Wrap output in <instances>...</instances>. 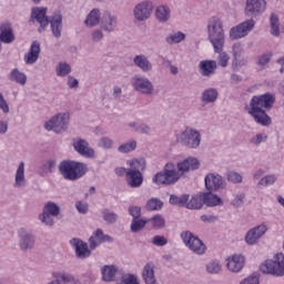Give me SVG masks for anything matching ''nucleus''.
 Masks as SVG:
<instances>
[{
  "instance_id": "17",
  "label": "nucleus",
  "mask_w": 284,
  "mask_h": 284,
  "mask_svg": "<svg viewBox=\"0 0 284 284\" xmlns=\"http://www.w3.org/2000/svg\"><path fill=\"white\" fill-rule=\"evenodd\" d=\"M73 149L80 156H84L85 159H94V149L90 148V143L88 141L80 139L73 142Z\"/></svg>"
},
{
  "instance_id": "21",
  "label": "nucleus",
  "mask_w": 284,
  "mask_h": 284,
  "mask_svg": "<svg viewBox=\"0 0 284 284\" xmlns=\"http://www.w3.org/2000/svg\"><path fill=\"white\" fill-rule=\"evenodd\" d=\"M20 247L23 252H28V250H32L34 247V235L26 232V230H20Z\"/></svg>"
},
{
  "instance_id": "47",
  "label": "nucleus",
  "mask_w": 284,
  "mask_h": 284,
  "mask_svg": "<svg viewBox=\"0 0 284 284\" xmlns=\"http://www.w3.org/2000/svg\"><path fill=\"white\" fill-rule=\"evenodd\" d=\"M150 222L152 223V226L155 227V230L165 227V219H163L160 214L151 217Z\"/></svg>"
},
{
  "instance_id": "3",
  "label": "nucleus",
  "mask_w": 284,
  "mask_h": 284,
  "mask_svg": "<svg viewBox=\"0 0 284 284\" xmlns=\"http://www.w3.org/2000/svg\"><path fill=\"white\" fill-rule=\"evenodd\" d=\"M265 8H267L265 0H246L244 13L250 19L233 27L230 31V39L236 41L243 39V37H247V33L254 30V26H256L254 21L255 17L263 14Z\"/></svg>"
},
{
  "instance_id": "60",
  "label": "nucleus",
  "mask_w": 284,
  "mask_h": 284,
  "mask_svg": "<svg viewBox=\"0 0 284 284\" xmlns=\"http://www.w3.org/2000/svg\"><path fill=\"white\" fill-rule=\"evenodd\" d=\"M0 110L4 112V114H8L10 112V106H8V102L6 101V98H3V94L0 93Z\"/></svg>"
},
{
  "instance_id": "27",
  "label": "nucleus",
  "mask_w": 284,
  "mask_h": 284,
  "mask_svg": "<svg viewBox=\"0 0 284 284\" xmlns=\"http://www.w3.org/2000/svg\"><path fill=\"white\" fill-rule=\"evenodd\" d=\"M101 272L102 281H105L106 283H112V281H114V276H116V273L119 272V268H116L115 265H104Z\"/></svg>"
},
{
  "instance_id": "19",
  "label": "nucleus",
  "mask_w": 284,
  "mask_h": 284,
  "mask_svg": "<svg viewBox=\"0 0 284 284\" xmlns=\"http://www.w3.org/2000/svg\"><path fill=\"white\" fill-rule=\"evenodd\" d=\"M226 263V267L230 272H241L245 265V256L243 255H233L229 257Z\"/></svg>"
},
{
  "instance_id": "11",
  "label": "nucleus",
  "mask_w": 284,
  "mask_h": 284,
  "mask_svg": "<svg viewBox=\"0 0 284 284\" xmlns=\"http://www.w3.org/2000/svg\"><path fill=\"white\" fill-rule=\"evenodd\" d=\"M31 19H36L39 23L38 32H43L50 26V17H48V8L45 7H34L31 10Z\"/></svg>"
},
{
  "instance_id": "40",
  "label": "nucleus",
  "mask_w": 284,
  "mask_h": 284,
  "mask_svg": "<svg viewBox=\"0 0 284 284\" xmlns=\"http://www.w3.org/2000/svg\"><path fill=\"white\" fill-rule=\"evenodd\" d=\"M162 209H163V201L156 197H151L145 205V210H148V212H154Z\"/></svg>"
},
{
  "instance_id": "64",
  "label": "nucleus",
  "mask_w": 284,
  "mask_h": 284,
  "mask_svg": "<svg viewBox=\"0 0 284 284\" xmlns=\"http://www.w3.org/2000/svg\"><path fill=\"white\" fill-rule=\"evenodd\" d=\"M75 207L80 214H88V204L82 202H77Z\"/></svg>"
},
{
  "instance_id": "35",
  "label": "nucleus",
  "mask_w": 284,
  "mask_h": 284,
  "mask_svg": "<svg viewBox=\"0 0 284 284\" xmlns=\"http://www.w3.org/2000/svg\"><path fill=\"white\" fill-rule=\"evenodd\" d=\"M155 17L160 23H166V21H170V7H158L155 10Z\"/></svg>"
},
{
  "instance_id": "56",
  "label": "nucleus",
  "mask_w": 284,
  "mask_h": 284,
  "mask_svg": "<svg viewBox=\"0 0 284 284\" xmlns=\"http://www.w3.org/2000/svg\"><path fill=\"white\" fill-rule=\"evenodd\" d=\"M40 221H42L44 225H49L50 227L54 225V220L52 219V215L47 212H42V214L40 215Z\"/></svg>"
},
{
  "instance_id": "42",
  "label": "nucleus",
  "mask_w": 284,
  "mask_h": 284,
  "mask_svg": "<svg viewBox=\"0 0 284 284\" xmlns=\"http://www.w3.org/2000/svg\"><path fill=\"white\" fill-rule=\"evenodd\" d=\"M270 23H271V33L274 37H278V34H281V29H280V24H278V16L272 13L271 18H270Z\"/></svg>"
},
{
  "instance_id": "24",
  "label": "nucleus",
  "mask_w": 284,
  "mask_h": 284,
  "mask_svg": "<svg viewBox=\"0 0 284 284\" xmlns=\"http://www.w3.org/2000/svg\"><path fill=\"white\" fill-rule=\"evenodd\" d=\"M125 181L129 187H141V185H143V173L135 171H126Z\"/></svg>"
},
{
  "instance_id": "29",
  "label": "nucleus",
  "mask_w": 284,
  "mask_h": 284,
  "mask_svg": "<svg viewBox=\"0 0 284 284\" xmlns=\"http://www.w3.org/2000/svg\"><path fill=\"white\" fill-rule=\"evenodd\" d=\"M134 65L141 69L142 72H150L152 70V63H150V60H148V57L141 54L135 55L133 59Z\"/></svg>"
},
{
  "instance_id": "59",
  "label": "nucleus",
  "mask_w": 284,
  "mask_h": 284,
  "mask_svg": "<svg viewBox=\"0 0 284 284\" xmlns=\"http://www.w3.org/2000/svg\"><path fill=\"white\" fill-rule=\"evenodd\" d=\"M267 141V135H265L264 133H258L255 135V138H253L252 142L255 145H261V143Z\"/></svg>"
},
{
  "instance_id": "25",
  "label": "nucleus",
  "mask_w": 284,
  "mask_h": 284,
  "mask_svg": "<svg viewBox=\"0 0 284 284\" xmlns=\"http://www.w3.org/2000/svg\"><path fill=\"white\" fill-rule=\"evenodd\" d=\"M213 191H209L207 193H202V201L204 205H207V207H216V205H223V200L219 196L212 193Z\"/></svg>"
},
{
  "instance_id": "28",
  "label": "nucleus",
  "mask_w": 284,
  "mask_h": 284,
  "mask_svg": "<svg viewBox=\"0 0 284 284\" xmlns=\"http://www.w3.org/2000/svg\"><path fill=\"white\" fill-rule=\"evenodd\" d=\"M84 23L89 28H94V26H99V23H101V11L99 9H92L88 14Z\"/></svg>"
},
{
  "instance_id": "8",
  "label": "nucleus",
  "mask_w": 284,
  "mask_h": 284,
  "mask_svg": "<svg viewBox=\"0 0 284 284\" xmlns=\"http://www.w3.org/2000/svg\"><path fill=\"white\" fill-rule=\"evenodd\" d=\"M70 123V115L68 113H59L45 122V130H52L55 134H61L68 130V124Z\"/></svg>"
},
{
  "instance_id": "41",
  "label": "nucleus",
  "mask_w": 284,
  "mask_h": 284,
  "mask_svg": "<svg viewBox=\"0 0 284 284\" xmlns=\"http://www.w3.org/2000/svg\"><path fill=\"white\" fill-rule=\"evenodd\" d=\"M145 225H148V222L145 221V219H141V217L133 219L131 222V232L133 233L141 232V230L145 227Z\"/></svg>"
},
{
  "instance_id": "34",
  "label": "nucleus",
  "mask_w": 284,
  "mask_h": 284,
  "mask_svg": "<svg viewBox=\"0 0 284 284\" xmlns=\"http://www.w3.org/2000/svg\"><path fill=\"white\" fill-rule=\"evenodd\" d=\"M9 80L19 83V85H26L28 77L16 68L9 73Z\"/></svg>"
},
{
  "instance_id": "50",
  "label": "nucleus",
  "mask_w": 284,
  "mask_h": 284,
  "mask_svg": "<svg viewBox=\"0 0 284 284\" xmlns=\"http://www.w3.org/2000/svg\"><path fill=\"white\" fill-rule=\"evenodd\" d=\"M71 70L70 64L60 62L59 68L57 69V74L58 77H67V74H70Z\"/></svg>"
},
{
  "instance_id": "20",
  "label": "nucleus",
  "mask_w": 284,
  "mask_h": 284,
  "mask_svg": "<svg viewBox=\"0 0 284 284\" xmlns=\"http://www.w3.org/2000/svg\"><path fill=\"white\" fill-rule=\"evenodd\" d=\"M41 54V44L38 41H33L30 47V51L24 55V61L28 65L37 63Z\"/></svg>"
},
{
  "instance_id": "15",
  "label": "nucleus",
  "mask_w": 284,
  "mask_h": 284,
  "mask_svg": "<svg viewBox=\"0 0 284 284\" xmlns=\"http://www.w3.org/2000/svg\"><path fill=\"white\" fill-rule=\"evenodd\" d=\"M204 181L207 192H219L223 187V176L220 174L209 173Z\"/></svg>"
},
{
  "instance_id": "22",
  "label": "nucleus",
  "mask_w": 284,
  "mask_h": 284,
  "mask_svg": "<svg viewBox=\"0 0 284 284\" xmlns=\"http://www.w3.org/2000/svg\"><path fill=\"white\" fill-rule=\"evenodd\" d=\"M101 28L105 32H114L116 28V17L112 16L110 11H106L101 19Z\"/></svg>"
},
{
  "instance_id": "7",
  "label": "nucleus",
  "mask_w": 284,
  "mask_h": 284,
  "mask_svg": "<svg viewBox=\"0 0 284 284\" xmlns=\"http://www.w3.org/2000/svg\"><path fill=\"white\" fill-rule=\"evenodd\" d=\"M178 143L189 150H196L201 145V133L190 126L176 135Z\"/></svg>"
},
{
  "instance_id": "62",
  "label": "nucleus",
  "mask_w": 284,
  "mask_h": 284,
  "mask_svg": "<svg viewBox=\"0 0 284 284\" xmlns=\"http://www.w3.org/2000/svg\"><path fill=\"white\" fill-rule=\"evenodd\" d=\"M135 132H140L141 134H150V125L142 123L135 128Z\"/></svg>"
},
{
  "instance_id": "16",
  "label": "nucleus",
  "mask_w": 284,
  "mask_h": 284,
  "mask_svg": "<svg viewBox=\"0 0 284 284\" xmlns=\"http://www.w3.org/2000/svg\"><path fill=\"white\" fill-rule=\"evenodd\" d=\"M265 232H267V226L265 224L251 229L245 235V242L247 245H256L258 239H261Z\"/></svg>"
},
{
  "instance_id": "61",
  "label": "nucleus",
  "mask_w": 284,
  "mask_h": 284,
  "mask_svg": "<svg viewBox=\"0 0 284 284\" xmlns=\"http://www.w3.org/2000/svg\"><path fill=\"white\" fill-rule=\"evenodd\" d=\"M245 200V194H239L237 196H235V199L232 201V205L234 207H241V205H243V201Z\"/></svg>"
},
{
  "instance_id": "51",
  "label": "nucleus",
  "mask_w": 284,
  "mask_h": 284,
  "mask_svg": "<svg viewBox=\"0 0 284 284\" xmlns=\"http://www.w3.org/2000/svg\"><path fill=\"white\" fill-rule=\"evenodd\" d=\"M53 276L55 278L54 281H58V283L59 278H61L64 284L72 283V281H74V277H72V275H68L65 273H53Z\"/></svg>"
},
{
  "instance_id": "52",
  "label": "nucleus",
  "mask_w": 284,
  "mask_h": 284,
  "mask_svg": "<svg viewBox=\"0 0 284 284\" xmlns=\"http://www.w3.org/2000/svg\"><path fill=\"white\" fill-rule=\"evenodd\" d=\"M261 278V274L258 273H252L248 277H246L242 283L240 284H258Z\"/></svg>"
},
{
  "instance_id": "9",
  "label": "nucleus",
  "mask_w": 284,
  "mask_h": 284,
  "mask_svg": "<svg viewBox=\"0 0 284 284\" xmlns=\"http://www.w3.org/2000/svg\"><path fill=\"white\" fill-rule=\"evenodd\" d=\"M181 239L183 243L186 245V247H189V250H191L195 254H205V250H207V247L203 244V241H201V239L192 234V232H182Z\"/></svg>"
},
{
  "instance_id": "43",
  "label": "nucleus",
  "mask_w": 284,
  "mask_h": 284,
  "mask_svg": "<svg viewBox=\"0 0 284 284\" xmlns=\"http://www.w3.org/2000/svg\"><path fill=\"white\" fill-rule=\"evenodd\" d=\"M43 212L50 214L51 216H57L60 214L61 207H59V205H57L54 202H48L43 207Z\"/></svg>"
},
{
  "instance_id": "63",
  "label": "nucleus",
  "mask_w": 284,
  "mask_h": 284,
  "mask_svg": "<svg viewBox=\"0 0 284 284\" xmlns=\"http://www.w3.org/2000/svg\"><path fill=\"white\" fill-rule=\"evenodd\" d=\"M57 165V161L50 160L43 165L44 172H52Z\"/></svg>"
},
{
  "instance_id": "23",
  "label": "nucleus",
  "mask_w": 284,
  "mask_h": 284,
  "mask_svg": "<svg viewBox=\"0 0 284 284\" xmlns=\"http://www.w3.org/2000/svg\"><path fill=\"white\" fill-rule=\"evenodd\" d=\"M199 70L202 77H212L216 72V61L203 60L199 64Z\"/></svg>"
},
{
  "instance_id": "13",
  "label": "nucleus",
  "mask_w": 284,
  "mask_h": 284,
  "mask_svg": "<svg viewBox=\"0 0 284 284\" xmlns=\"http://www.w3.org/2000/svg\"><path fill=\"white\" fill-rule=\"evenodd\" d=\"M51 32L55 39H61V32L63 31V16L61 11H55L49 20Z\"/></svg>"
},
{
  "instance_id": "10",
  "label": "nucleus",
  "mask_w": 284,
  "mask_h": 284,
  "mask_svg": "<svg viewBox=\"0 0 284 284\" xmlns=\"http://www.w3.org/2000/svg\"><path fill=\"white\" fill-rule=\"evenodd\" d=\"M154 10V4L152 1H142L135 6L133 10V14L136 21H148L150 17H152V12Z\"/></svg>"
},
{
  "instance_id": "57",
  "label": "nucleus",
  "mask_w": 284,
  "mask_h": 284,
  "mask_svg": "<svg viewBox=\"0 0 284 284\" xmlns=\"http://www.w3.org/2000/svg\"><path fill=\"white\" fill-rule=\"evenodd\" d=\"M152 243L156 245V247H163L168 243V239L163 235H155Z\"/></svg>"
},
{
  "instance_id": "5",
  "label": "nucleus",
  "mask_w": 284,
  "mask_h": 284,
  "mask_svg": "<svg viewBox=\"0 0 284 284\" xmlns=\"http://www.w3.org/2000/svg\"><path fill=\"white\" fill-rule=\"evenodd\" d=\"M59 173L65 181H79L88 174V164L74 160H63L59 164Z\"/></svg>"
},
{
  "instance_id": "48",
  "label": "nucleus",
  "mask_w": 284,
  "mask_h": 284,
  "mask_svg": "<svg viewBox=\"0 0 284 284\" xmlns=\"http://www.w3.org/2000/svg\"><path fill=\"white\" fill-rule=\"evenodd\" d=\"M185 39V33L179 31L176 33H171L168 38L166 41L168 43H181Z\"/></svg>"
},
{
  "instance_id": "39",
  "label": "nucleus",
  "mask_w": 284,
  "mask_h": 284,
  "mask_svg": "<svg viewBox=\"0 0 284 284\" xmlns=\"http://www.w3.org/2000/svg\"><path fill=\"white\" fill-rule=\"evenodd\" d=\"M102 219L109 225H114V223H116V221H119V214L110 211V209H104L102 211Z\"/></svg>"
},
{
  "instance_id": "38",
  "label": "nucleus",
  "mask_w": 284,
  "mask_h": 284,
  "mask_svg": "<svg viewBox=\"0 0 284 284\" xmlns=\"http://www.w3.org/2000/svg\"><path fill=\"white\" fill-rule=\"evenodd\" d=\"M216 99H219V91L214 88L206 89L202 93L203 103H214Z\"/></svg>"
},
{
  "instance_id": "54",
  "label": "nucleus",
  "mask_w": 284,
  "mask_h": 284,
  "mask_svg": "<svg viewBox=\"0 0 284 284\" xmlns=\"http://www.w3.org/2000/svg\"><path fill=\"white\" fill-rule=\"evenodd\" d=\"M219 55V64L221 68H227V63H230V55L226 52H217Z\"/></svg>"
},
{
  "instance_id": "18",
  "label": "nucleus",
  "mask_w": 284,
  "mask_h": 284,
  "mask_svg": "<svg viewBox=\"0 0 284 284\" xmlns=\"http://www.w3.org/2000/svg\"><path fill=\"white\" fill-rule=\"evenodd\" d=\"M71 245L75 248V255L78 258H88L92 252L88 247V243L79 239H72L70 241Z\"/></svg>"
},
{
  "instance_id": "53",
  "label": "nucleus",
  "mask_w": 284,
  "mask_h": 284,
  "mask_svg": "<svg viewBox=\"0 0 284 284\" xmlns=\"http://www.w3.org/2000/svg\"><path fill=\"white\" fill-rule=\"evenodd\" d=\"M209 274H219L221 272V264L219 262H211L206 265Z\"/></svg>"
},
{
  "instance_id": "32",
  "label": "nucleus",
  "mask_w": 284,
  "mask_h": 284,
  "mask_svg": "<svg viewBox=\"0 0 284 284\" xmlns=\"http://www.w3.org/2000/svg\"><path fill=\"white\" fill-rule=\"evenodd\" d=\"M128 165L130 168L128 169L126 172H143L145 170V159L140 158V159H133L128 161Z\"/></svg>"
},
{
  "instance_id": "37",
  "label": "nucleus",
  "mask_w": 284,
  "mask_h": 284,
  "mask_svg": "<svg viewBox=\"0 0 284 284\" xmlns=\"http://www.w3.org/2000/svg\"><path fill=\"white\" fill-rule=\"evenodd\" d=\"M26 183V163L21 162L16 173L14 187H21Z\"/></svg>"
},
{
  "instance_id": "2",
  "label": "nucleus",
  "mask_w": 284,
  "mask_h": 284,
  "mask_svg": "<svg viewBox=\"0 0 284 284\" xmlns=\"http://www.w3.org/2000/svg\"><path fill=\"white\" fill-rule=\"evenodd\" d=\"M276 103V97L270 92L252 97L248 106H245L246 112L253 116L255 123L267 128L272 125V118L267 114V110H272Z\"/></svg>"
},
{
  "instance_id": "4",
  "label": "nucleus",
  "mask_w": 284,
  "mask_h": 284,
  "mask_svg": "<svg viewBox=\"0 0 284 284\" xmlns=\"http://www.w3.org/2000/svg\"><path fill=\"white\" fill-rule=\"evenodd\" d=\"M207 39L213 45L214 52H223L225 47V30L221 18L212 17L207 22Z\"/></svg>"
},
{
  "instance_id": "14",
  "label": "nucleus",
  "mask_w": 284,
  "mask_h": 284,
  "mask_svg": "<svg viewBox=\"0 0 284 284\" xmlns=\"http://www.w3.org/2000/svg\"><path fill=\"white\" fill-rule=\"evenodd\" d=\"M113 241L112 236L103 234V230L98 229L89 239V247L97 250L101 243H112Z\"/></svg>"
},
{
  "instance_id": "46",
  "label": "nucleus",
  "mask_w": 284,
  "mask_h": 284,
  "mask_svg": "<svg viewBox=\"0 0 284 284\" xmlns=\"http://www.w3.org/2000/svg\"><path fill=\"white\" fill-rule=\"evenodd\" d=\"M116 284H139V278L134 274H124Z\"/></svg>"
},
{
  "instance_id": "1",
  "label": "nucleus",
  "mask_w": 284,
  "mask_h": 284,
  "mask_svg": "<svg viewBox=\"0 0 284 284\" xmlns=\"http://www.w3.org/2000/svg\"><path fill=\"white\" fill-rule=\"evenodd\" d=\"M201 163L196 158H187L176 165L172 162H169L164 165L163 170L155 173L152 178V182L155 185H174L179 183L182 174L190 172V170H199Z\"/></svg>"
},
{
  "instance_id": "12",
  "label": "nucleus",
  "mask_w": 284,
  "mask_h": 284,
  "mask_svg": "<svg viewBox=\"0 0 284 284\" xmlns=\"http://www.w3.org/2000/svg\"><path fill=\"white\" fill-rule=\"evenodd\" d=\"M133 88L141 94L150 95L154 93V84L148 78L141 75L133 77Z\"/></svg>"
},
{
  "instance_id": "26",
  "label": "nucleus",
  "mask_w": 284,
  "mask_h": 284,
  "mask_svg": "<svg viewBox=\"0 0 284 284\" xmlns=\"http://www.w3.org/2000/svg\"><path fill=\"white\" fill-rule=\"evenodd\" d=\"M0 41H2V43H12V41H14V32L10 23L0 26Z\"/></svg>"
},
{
  "instance_id": "36",
  "label": "nucleus",
  "mask_w": 284,
  "mask_h": 284,
  "mask_svg": "<svg viewBox=\"0 0 284 284\" xmlns=\"http://www.w3.org/2000/svg\"><path fill=\"white\" fill-rule=\"evenodd\" d=\"M203 205H204L203 196L202 194H200V195L192 196L191 200H187L185 207L186 210H201Z\"/></svg>"
},
{
  "instance_id": "49",
  "label": "nucleus",
  "mask_w": 284,
  "mask_h": 284,
  "mask_svg": "<svg viewBox=\"0 0 284 284\" xmlns=\"http://www.w3.org/2000/svg\"><path fill=\"white\" fill-rule=\"evenodd\" d=\"M226 180L231 183H243V176L235 171H229L226 173Z\"/></svg>"
},
{
  "instance_id": "45",
  "label": "nucleus",
  "mask_w": 284,
  "mask_h": 284,
  "mask_svg": "<svg viewBox=\"0 0 284 284\" xmlns=\"http://www.w3.org/2000/svg\"><path fill=\"white\" fill-rule=\"evenodd\" d=\"M136 150V141H131L124 144H121L118 149L122 154H128V152H134Z\"/></svg>"
},
{
  "instance_id": "44",
  "label": "nucleus",
  "mask_w": 284,
  "mask_h": 284,
  "mask_svg": "<svg viewBox=\"0 0 284 284\" xmlns=\"http://www.w3.org/2000/svg\"><path fill=\"white\" fill-rule=\"evenodd\" d=\"M273 55L272 51H267L266 53L258 55L256 58V65H260L261 68H263V65H267V63L272 61Z\"/></svg>"
},
{
  "instance_id": "33",
  "label": "nucleus",
  "mask_w": 284,
  "mask_h": 284,
  "mask_svg": "<svg viewBox=\"0 0 284 284\" xmlns=\"http://www.w3.org/2000/svg\"><path fill=\"white\" fill-rule=\"evenodd\" d=\"M187 201H190V194H183L181 196L172 194L169 199L170 205H176L178 207H185Z\"/></svg>"
},
{
  "instance_id": "58",
  "label": "nucleus",
  "mask_w": 284,
  "mask_h": 284,
  "mask_svg": "<svg viewBox=\"0 0 284 284\" xmlns=\"http://www.w3.org/2000/svg\"><path fill=\"white\" fill-rule=\"evenodd\" d=\"M129 213L133 219H141V207L140 206H130Z\"/></svg>"
},
{
  "instance_id": "55",
  "label": "nucleus",
  "mask_w": 284,
  "mask_h": 284,
  "mask_svg": "<svg viewBox=\"0 0 284 284\" xmlns=\"http://www.w3.org/2000/svg\"><path fill=\"white\" fill-rule=\"evenodd\" d=\"M273 183H276L275 175H266L258 181V185L263 186L273 185Z\"/></svg>"
},
{
  "instance_id": "30",
  "label": "nucleus",
  "mask_w": 284,
  "mask_h": 284,
  "mask_svg": "<svg viewBox=\"0 0 284 284\" xmlns=\"http://www.w3.org/2000/svg\"><path fill=\"white\" fill-rule=\"evenodd\" d=\"M233 61L235 65H247V58L243 57L241 44L233 45Z\"/></svg>"
},
{
  "instance_id": "31",
  "label": "nucleus",
  "mask_w": 284,
  "mask_h": 284,
  "mask_svg": "<svg viewBox=\"0 0 284 284\" xmlns=\"http://www.w3.org/2000/svg\"><path fill=\"white\" fill-rule=\"evenodd\" d=\"M142 278L145 284H155L156 283V275H154V267L150 264H145L142 270Z\"/></svg>"
},
{
  "instance_id": "6",
  "label": "nucleus",
  "mask_w": 284,
  "mask_h": 284,
  "mask_svg": "<svg viewBox=\"0 0 284 284\" xmlns=\"http://www.w3.org/2000/svg\"><path fill=\"white\" fill-rule=\"evenodd\" d=\"M262 274L271 276H284V254L277 253L275 260H266L260 265Z\"/></svg>"
}]
</instances>
